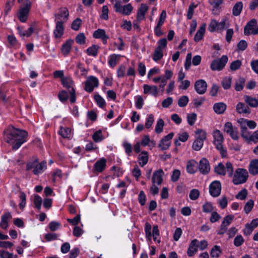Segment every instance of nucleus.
<instances>
[{
	"label": "nucleus",
	"instance_id": "55",
	"mask_svg": "<svg viewBox=\"0 0 258 258\" xmlns=\"http://www.w3.org/2000/svg\"><path fill=\"white\" fill-rule=\"evenodd\" d=\"M244 240L241 235H237L233 241L234 245L235 246L238 247L241 246L244 243Z\"/></svg>",
	"mask_w": 258,
	"mask_h": 258
},
{
	"label": "nucleus",
	"instance_id": "32",
	"mask_svg": "<svg viewBox=\"0 0 258 258\" xmlns=\"http://www.w3.org/2000/svg\"><path fill=\"white\" fill-rule=\"evenodd\" d=\"M148 154L146 151H143L138 157L139 164L141 167H144L148 162Z\"/></svg>",
	"mask_w": 258,
	"mask_h": 258
},
{
	"label": "nucleus",
	"instance_id": "54",
	"mask_svg": "<svg viewBox=\"0 0 258 258\" xmlns=\"http://www.w3.org/2000/svg\"><path fill=\"white\" fill-rule=\"evenodd\" d=\"M203 142L196 139L192 144V148L195 151H199L203 147Z\"/></svg>",
	"mask_w": 258,
	"mask_h": 258
},
{
	"label": "nucleus",
	"instance_id": "28",
	"mask_svg": "<svg viewBox=\"0 0 258 258\" xmlns=\"http://www.w3.org/2000/svg\"><path fill=\"white\" fill-rule=\"evenodd\" d=\"M206 26V25L205 24H203L200 26L194 37V41L195 42H198L203 38L205 33Z\"/></svg>",
	"mask_w": 258,
	"mask_h": 258
},
{
	"label": "nucleus",
	"instance_id": "51",
	"mask_svg": "<svg viewBox=\"0 0 258 258\" xmlns=\"http://www.w3.org/2000/svg\"><path fill=\"white\" fill-rule=\"evenodd\" d=\"M93 140L95 142H101L103 140V136L101 130L96 131L92 136Z\"/></svg>",
	"mask_w": 258,
	"mask_h": 258
},
{
	"label": "nucleus",
	"instance_id": "40",
	"mask_svg": "<svg viewBox=\"0 0 258 258\" xmlns=\"http://www.w3.org/2000/svg\"><path fill=\"white\" fill-rule=\"evenodd\" d=\"M94 99L98 106L100 108H104L106 106L105 100L99 94L94 95Z\"/></svg>",
	"mask_w": 258,
	"mask_h": 258
},
{
	"label": "nucleus",
	"instance_id": "53",
	"mask_svg": "<svg viewBox=\"0 0 258 258\" xmlns=\"http://www.w3.org/2000/svg\"><path fill=\"white\" fill-rule=\"evenodd\" d=\"M254 202L252 200L248 201L244 205V210L245 213L248 214L249 213L253 208Z\"/></svg>",
	"mask_w": 258,
	"mask_h": 258
},
{
	"label": "nucleus",
	"instance_id": "1",
	"mask_svg": "<svg viewBox=\"0 0 258 258\" xmlns=\"http://www.w3.org/2000/svg\"><path fill=\"white\" fill-rule=\"evenodd\" d=\"M28 133L24 130L9 126L4 132V140L12 145L13 150L18 149L27 140Z\"/></svg>",
	"mask_w": 258,
	"mask_h": 258
},
{
	"label": "nucleus",
	"instance_id": "48",
	"mask_svg": "<svg viewBox=\"0 0 258 258\" xmlns=\"http://www.w3.org/2000/svg\"><path fill=\"white\" fill-rule=\"evenodd\" d=\"M164 125V120L160 118L157 120V124L155 127V132L157 134H160L162 132L163 126Z\"/></svg>",
	"mask_w": 258,
	"mask_h": 258
},
{
	"label": "nucleus",
	"instance_id": "4",
	"mask_svg": "<svg viewBox=\"0 0 258 258\" xmlns=\"http://www.w3.org/2000/svg\"><path fill=\"white\" fill-rule=\"evenodd\" d=\"M114 8L116 13L124 16L131 15L134 9L131 4L129 3L123 5L120 1H115V3L114 4Z\"/></svg>",
	"mask_w": 258,
	"mask_h": 258
},
{
	"label": "nucleus",
	"instance_id": "34",
	"mask_svg": "<svg viewBox=\"0 0 258 258\" xmlns=\"http://www.w3.org/2000/svg\"><path fill=\"white\" fill-rule=\"evenodd\" d=\"M237 122L239 124H242L244 123L245 126L247 127V126L249 127L251 129H253L256 127V123L255 121L253 120H249L243 118H240L237 120Z\"/></svg>",
	"mask_w": 258,
	"mask_h": 258
},
{
	"label": "nucleus",
	"instance_id": "64",
	"mask_svg": "<svg viewBox=\"0 0 258 258\" xmlns=\"http://www.w3.org/2000/svg\"><path fill=\"white\" fill-rule=\"evenodd\" d=\"M213 210V207L210 202H207L203 205V211L205 213H210Z\"/></svg>",
	"mask_w": 258,
	"mask_h": 258
},
{
	"label": "nucleus",
	"instance_id": "31",
	"mask_svg": "<svg viewBox=\"0 0 258 258\" xmlns=\"http://www.w3.org/2000/svg\"><path fill=\"white\" fill-rule=\"evenodd\" d=\"M240 127L241 136L244 140L249 142L251 134L248 131L247 128L245 126V124H239Z\"/></svg>",
	"mask_w": 258,
	"mask_h": 258
},
{
	"label": "nucleus",
	"instance_id": "23",
	"mask_svg": "<svg viewBox=\"0 0 258 258\" xmlns=\"http://www.w3.org/2000/svg\"><path fill=\"white\" fill-rule=\"evenodd\" d=\"M144 93L145 94H150L156 97L158 94V88L156 86H150L147 84H144L143 86Z\"/></svg>",
	"mask_w": 258,
	"mask_h": 258
},
{
	"label": "nucleus",
	"instance_id": "46",
	"mask_svg": "<svg viewBox=\"0 0 258 258\" xmlns=\"http://www.w3.org/2000/svg\"><path fill=\"white\" fill-rule=\"evenodd\" d=\"M8 40L11 47L15 48L19 47V43L14 35L8 36Z\"/></svg>",
	"mask_w": 258,
	"mask_h": 258
},
{
	"label": "nucleus",
	"instance_id": "58",
	"mask_svg": "<svg viewBox=\"0 0 258 258\" xmlns=\"http://www.w3.org/2000/svg\"><path fill=\"white\" fill-rule=\"evenodd\" d=\"M197 114L195 113L188 114L187 116V120L190 125H192L197 119Z\"/></svg>",
	"mask_w": 258,
	"mask_h": 258
},
{
	"label": "nucleus",
	"instance_id": "52",
	"mask_svg": "<svg viewBox=\"0 0 258 258\" xmlns=\"http://www.w3.org/2000/svg\"><path fill=\"white\" fill-rule=\"evenodd\" d=\"M82 22L80 18H78L76 19L72 24L71 28L75 31H78L80 27Z\"/></svg>",
	"mask_w": 258,
	"mask_h": 258
},
{
	"label": "nucleus",
	"instance_id": "50",
	"mask_svg": "<svg viewBox=\"0 0 258 258\" xmlns=\"http://www.w3.org/2000/svg\"><path fill=\"white\" fill-rule=\"evenodd\" d=\"M242 64L240 60H236L231 62L230 66V69L232 71H235L239 69Z\"/></svg>",
	"mask_w": 258,
	"mask_h": 258
},
{
	"label": "nucleus",
	"instance_id": "27",
	"mask_svg": "<svg viewBox=\"0 0 258 258\" xmlns=\"http://www.w3.org/2000/svg\"><path fill=\"white\" fill-rule=\"evenodd\" d=\"M236 110L240 114H249L250 113V109L249 107L242 102L237 103Z\"/></svg>",
	"mask_w": 258,
	"mask_h": 258
},
{
	"label": "nucleus",
	"instance_id": "63",
	"mask_svg": "<svg viewBox=\"0 0 258 258\" xmlns=\"http://www.w3.org/2000/svg\"><path fill=\"white\" fill-rule=\"evenodd\" d=\"M138 201L141 206H144L145 205L146 196L144 191L142 190L140 192L138 196Z\"/></svg>",
	"mask_w": 258,
	"mask_h": 258
},
{
	"label": "nucleus",
	"instance_id": "17",
	"mask_svg": "<svg viewBox=\"0 0 258 258\" xmlns=\"http://www.w3.org/2000/svg\"><path fill=\"white\" fill-rule=\"evenodd\" d=\"M93 36L96 39H101L104 44H106L109 37L106 34L103 29H98L93 33Z\"/></svg>",
	"mask_w": 258,
	"mask_h": 258
},
{
	"label": "nucleus",
	"instance_id": "14",
	"mask_svg": "<svg viewBox=\"0 0 258 258\" xmlns=\"http://www.w3.org/2000/svg\"><path fill=\"white\" fill-rule=\"evenodd\" d=\"M257 21L255 19H253L249 21L244 28V34L245 35H249L253 34V32L256 28Z\"/></svg>",
	"mask_w": 258,
	"mask_h": 258
},
{
	"label": "nucleus",
	"instance_id": "59",
	"mask_svg": "<svg viewBox=\"0 0 258 258\" xmlns=\"http://www.w3.org/2000/svg\"><path fill=\"white\" fill-rule=\"evenodd\" d=\"M221 252L220 247L219 246L215 245L211 251V255L213 257H218Z\"/></svg>",
	"mask_w": 258,
	"mask_h": 258
},
{
	"label": "nucleus",
	"instance_id": "42",
	"mask_svg": "<svg viewBox=\"0 0 258 258\" xmlns=\"http://www.w3.org/2000/svg\"><path fill=\"white\" fill-rule=\"evenodd\" d=\"M196 161L194 160L189 161L186 165V171L190 174H193L196 172L195 168Z\"/></svg>",
	"mask_w": 258,
	"mask_h": 258
},
{
	"label": "nucleus",
	"instance_id": "9",
	"mask_svg": "<svg viewBox=\"0 0 258 258\" xmlns=\"http://www.w3.org/2000/svg\"><path fill=\"white\" fill-rule=\"evenodd\" d=\"M99 85L98 79L94 76L88 77L85 82V90L88 92L91 93L95 87H98Z\"/></svg>",
	"mask_w": 258,
	"mask_h": 258
},
{
	"label": "nucleus",
	"instance_id": "11",
	"mask_svg": "<svg viewBox=\"0 0 258 258\" xmlns=\"http://www.w3.org/2000/svg\"><path fill=\"white\" fill-rule=\"evenodd\" d=\"M173 136L174 134L173 133H170L163 138L159 143L158 147L160 148L161 150H167L170 146V141L173 137Z\"/></svg>",
	"mask_w": 258,
	"mask_h": 258
},
{
	"label": "nucleus",
	"instance_id": "12",
	"mask_svg": "<svg viewBox=\"0 0 258 258\" xmlns=\"http://www.w3.org/2000/svg\"><path fill=\"white\" fill-rule=\"evenodd\" d=\"M198 168L201 173L204 175L207 174L210 170L209 161L205 158H202L200 161Z\"/></svg>",
	"mask_w": 258,
	"mask_h": 258
},
{
	"label": "nucleus",
	"instance_id": "22",
	"mask_svg": "<svg viewBox=\"0 0 258 258\" xmlns=\"http://www.w3.org/2000/svg\"><path fill=\"white\" fill-rule=\"evenodd\" d=\"M214 144L216 146L223 144L224 138L222 133L218 130L213 132Z\"/></svg>",
	"mask_w": 258,
	"mask_h": 258
},
{
	"label": "nucleus",
	"instance_id": "21",
	"mask_svg": "<svg viewBox=\"0 0 258 258\" xmlns=\"http://www.w3.org/2000/svg\"><path fill=\"white\" fill-rule=\"evenodd\" d=\"M12 218L10 213L7 212L3 214L1 217L0 227L3 229H7L9 227V221Z\"/></svg>",
	"mask_w": 258,
	"mask_h": 258
},
{
	"label": "nucleus",
	"instance_id": "33",
	"mask_svg": "<svg viewBox=\"0 0 258 258\" xmlns=\"http://www.w3.org/2000/svg\"><path fill=\"white\" fill-rule=\"evenodd\" d=\"M61 83L64 87L67 89L71 90L73 88L74 82L71 77H64L61 79Z\"/></svg>",
	"mask_w": 258,
	"mask_h": 258
},
{
	"label": "nucleus",
	"instance_id": "41",
	"mask_svg": "<svg viewBox=\"0 0 258 258\" xmlns=\"http://www.w3.org/2000/svg\"><path fill=\"white\" fill-rule=\"evenodd\" d=\"M245 81V80L244 78L239 77L238 80L235 82V89L237 91H241L243 88Z\"/></svg>",
	"mask_w": 258,
	"mask_h": 258
},
{
	"label": "nucleus",
	"instance_id": "16",
	"mask_svg": "<svg viewBox=\"0 0 258 258\" xmlns=\"http://www.w3.org/2000/svg\"><path fill=\"white\" fill-rule=\"evenodd\" d=\"M207 88V84L204 80H199L196 82L195 88L197 92L199 94H204Z\"/></svg>",
	"mask_w": 258,
	"mask_h": 258
},
{
	"label": "nucleus",
	"instance_id": "38",
	"mask_svg": "<svg viewBox=\"0 0 258 258\" xmlns=\"http://www.w3.org/2000/svg\"><path fill=\"white\" fill-rule=\"evenodd\" d=\"M163 57V50L158 48H156L152 56L153 59L156 61L158 62L159 60H160Z\"/></svg>",
	"mask_w": 258,
	"mask_h": 258
},
{
	"label": "nucleus",
	"instance_id": "43",
	"mask_svg": "<svg viewBox=\"0 0 258 258\" xmlns=\"http://www.w3.org/2000/svg\"><path fill=\"white\" fill-rule=\"evenodd\" d=\"M232 78L230 77H226L222 80V85L224 89H229L231 85Z\"/></svg>",
	"mask_w": 258,
	"mask_h": 258
},
{
	"label": "nucleus",
	"instance_id": "35",
	"mask_svg": "<svg viewBox=\"0 0 258 258\" xmlns=\"http://www.w3.org/2000/svg\"><path fill=\"white\" fill-rule=\"evenodd\" d=\"M58 133L63 138L70 139L72 137L71 130L69 127L60 126Z\"/></svg>",
	"mask_w": 258,
	"mask_h": 258
},
{
	"label": "nucleus",
	"instance_id": "7",
	"mask_svg": "<svg viewBox=\"0 0 258 258\" xmlns=\"http://www.w3.org/2000/svg\"><path fill=\"white\" fill-rule=\"evenodd\" d=\"M31 5V3L29 1H27L26 2L24 7L19 9L17 17L21 22L24 23L26 22L30 10Z\"/></svg>",
	"mask_w": 258,
	"mask_h": 258
},
{
	"label": "nucleus",
	"instance_id": "44",
	"mask_svg": "<svg viewBox=\"0 0 258 258\" xmlns=\"http://www.w3.org/2000/svg\"><path fill=\"white\" fill-rule=\"evenodd\" d=\"M196 139L204 142L206 139V133L202 130H198L196 132Z\"/></svg>",
	"mask_w": 258,
	"mask_h": 258
},
{
	"label": "nucleus",
	"instance_id": "61",
	"mask_svg": "<svg viewBox=\"0 0 258 258\" xmlns=\"http://www.w3.org/2000/svg\"><path fill=\"white\" fill-rule=\"evenodd\" d=\"M108 8L107 6L104 5L102 7V14L100 16L101 18L105 20L108 19Z\"/></svg>",
	"mask_w": 258,
	"mask_h": 258
},
{
	"label": "nucleus",
	"instance_id": "60",
	"mask_svg": "<svg viewBox=\"0 0 258 258\" xmlns=\"http://www.w3.org/2000/svg\"><path fill=\"white\" fill-rule=\"evenodd\" d=\"M60 226L61 224L56 221H51L48 225L50 230L52 231H56L60 227Z\"/></svg>",
	"mask_w": 258,
	"mask_h": 258
},
{
	"label": "nucleus",
	"instance_id": "5",
	"mask_svg": "<svg viewBox=\"0 0 258 258\" xmlns=\"http://www.w3.org/2000/svg\"><path fill=\"white\" fill-rule=\"evenodd\" d=\"M215 172L218 175L224 176L226 172H228L229 177H232L233 173V168L230 162L226 163V167L221 163H219L214 168Z\"/></svg>",
	"mask_w": 258,
	"mask_h": 258
},
{
	"label": "nucleus",
	"instance_id": "30",
	"mask_svg": "<svg viewBox=\"0 0 258 258\" xmlns=\"http://www.w3.org/2000/svg\"><path fill=\"white\" fill-rule=\"evenodd\" d=\"M121 55L120 54H112L109 56L108 63L111 68H114L119 60Z\"/></svg>",
	"mask_w": 258,
	"mask_h": 258
},
{
	"label": "nucleus",
	"instance_id": "18",
	"mask_svg": "<svg viewBox=\"0 0 258 258\" xmlns=\"http://www.w3.org/2000/svg\"><path fill=\"white\" fill-rule=\"evenodd\" d=\"M55 23V27L53 30V34L56 39L60 38L64 34V27L62 23Z\"/></svg>",
	"mask_w": 258,
	"mask_h": 258
},
{
	"label": "nucleus",
	"instance_id": "45",
	"mask_svg": "<svg viewBox=\"0 0 258 258\" xmlns=\"http://www.w3.org/2000/svg\"><path fill=\"white\" fill-rule=\"evenodd\" d=\"M233 219V215H228L224 218L221 225L227 228V227L232 223Z\"/></svg>",
	"mask_w": 258,
	"mask_h": 258
},
{
	"label": "nucleus",
	"instance_id": "25",
	"mask_svg": "<svg viewBox=\"0 0 258 258\" xmlns=\"http://www.w3.org/2000/svg\"><path fill=\"white\" fill-rule=\"evenodd\" d=\"M73 42V39H68L62 45L61 50L64 56L68 55L70 52Z\"/></svg>",
	"mask_w": 258,
	"mask_h": 258
},
{
	"label": "nucleus",
	"instance_id": "62",
	"mask_svg": "<svg viewBox=\"0 0 258 258\" xmlns=\"http://www.w3.org/2000/svg\"><path fill=\"white\" fill-rule=\"evenodd\" d=\"M59 100L62 102H66L68 99V94L67 91L62 90L58 95Z\"/></svg>",
	"mask_w": 258,
	"mask_h": 258
},
{
	"label": "nucleus",
	"instance_id": "24",
	"mask_svg": "<svg viewBox=\"0 0 258 258\" xmlns=\"http://www.w3.org/2000/svg\"><path fill=\"white\" fill-rule=\"evenodd\" d=\"M199 241L195 239L192 240L187 250V255L189 256H193L198 251Z\"/></svg>",
	"mask_w": 258,
	"mask_h": 258
},
{
	"label": "nucleus",
	"instance_id": "26",
	"mask_svg": "<svg viewBox=\"0 0 258 258\" xmlns=\"http://www.w3.org/2000/svg\"><path fill=\"white\" fill-rule=\"evenodd\" d=\"M226 108V104L223 102L216 103L213 105V109L217 114H223Z\"/></svg>",
	"mask_w": 258,
	"mask_h": 258
},
{
	"label": "nucleus",
	"instance_id": "57",
	"mask_svg": "<svg viewBox=\"0 0 258 258\" xmlns=\"http://www.w3.org/2000/svg\"><path fill=\"white\" fill-rule=\"evenodd\" d=\"M200 196V191L198 189H192L190 190L189 195V198L191 200H196Z\"/></svg>",
	"mask_w": 258,
	"mask_h": 258
},
{
	"label": "nucleus",
	"instance_id": "6",
	"mask_svg": "<svg viewBox=\"0 0 258 258\" xmlns=\"http://www.w3.org/2000/svg\"><path fill=\"white\" fill-rule=\"evenodd\" d=\"M228 60V56L223 55L220 59H214L211 63L210 68L213 71H220L224 69Z\"/></svg>",
	"mask_w": 258,
	"mask_h": 258
},
{
	"label": "nucleus",
	"instance_id": "15",
	"mask_svg": "<svg viewBox=\"0 0 258 258\" xmlns=\"http://www.w3.org/2000/svg\"><path fill=\"white\" fill-rule=\"evenodd\" d=\"M258 226V218L254 219L251 221L250 223L245 224V228L243 229V233L245 235H249L252 232L253 229Z\"/></svg>",
	"mask_w": 258,
	"mask_h": 258
},
{
	"label": "nucleus",
	"instance_id": "10",
	"mask_svg": "<svg viewBox=\"0 0 258 258\" xmlns=\"http://www.w3.org/2000/svg\"><path fill=\"white\" fill-rule=\"evenodd\" d=\"M221 191V184L218 180L213 181L209 185V193L213 197H218Z\"/></svg>",
	"mask_w": 258,
	"mask_h": 258
},
{
	"label": "nucleus",
	"instance_id": "47",
	"mask_svg": "<svg viewBox=\"0 0 258 258\" xmlns=\"http://www.w3.org/2000/svg\"><path fill=\"white\" fill-rule=\"evenodd\" d=\"M122 147L124 149L126 154L127 156H131L133 151V147L131 144L125 141L122 143Z\"/></svg>",
	"mask_w": 258,
	"mask_h": 258
},
{
	"label": "nucleus",
	"instance_id": "39",
	"mask_svg": "<svg viewBox=\"0 0 258 258\" xmlns=\"http://www.w3.org/2000/svg\"><path fill=\"white\" fill-rule=\"evenodd\" d=\"M99 47L96 45H93L88 47L86 51L88 55L95 57L97 55Z\"/></svg>",
	"mask_w": 258,
	"mask_h": 258
},
{
	"label": "nucleus",
	"instance_id": "36",
	"mask_svg": "<svg viewBox=\"0 0 258 258\" xmlns=\"http://www.w3.org/2000/svg\"><path fill=\"white\" fill-rule=\"evenodd\" d=\"M244 100L245 103L248 104L251 107H256L258 105V101L257 99L249 96H244Z\"/></svg>",
	"mask_w": 258,
	"mask_h": 258
},
{
	"label": "nucleus",
	"instance_id": "29",
	"mask_svg": "<svg viewBox=\"0 0 258 258\" xmlns=\"http://www.w3.org/2000/svg\"><path fill=\"white\" fill-rule=\"evenodd\" d=\"M249 172L253 175L258 174V159H253L250 161Z\"/></svg>",
	"mask_w": 258,
	"mask_h": 258
},
{
	"label": "nucleus",
	"instance_id": "20",
	"mask_svg": "<svg viewBox=\"0 0 258 258\" xmlns=\"http://www.w3.org/2000/svg\"><path fill=\"white\" fill-rule=\"evenodd\" d=\"M106 162V160L104 158L98 160L94 165V172L98 173L102 172L105 169Z\"/></svg>",
	"mask_w": 258,
	"mask_h": 258
},
{
	"label": "nucleus",
	"instance_id": "13",
	"mask_svg": "<svg viewBox=\"0 0 258 258\" xmlns=\"http://www.w3.org/2000/svg\"><path fill=\"white\" fill-rule=\"evenodd\" d=\"M164 175V172L162 169H159L155 171L152 178V183L157 184V185L161 184Z\"/></svg>",
	"mask_w": 258,
	"mask_h": 258
},
{
	"label": "nucleus",
	"instance_id": "2",
	"mask_svg": "<svg viewBox=\"0 0 258 258\" xmlns=\"http://www.w3.org/2000/svg\"><path fill=\"white\" fill-rule=\"evenodd\" d=\"M47 168V163L46 161L41 162H39V159L35 157L29 161L26 165V170H32L33 173L35 175L42 174Z\"/></svg>",
	"mask_w": 258,
	"mask_h": 258
},
{
	"label": "nucleus",
	"instance_id": "8",
	"mask_svg": "<svg viewBox=\"0 0 258 258\" xmlns=\"http://www.w3.org/2000/svg\"><path fill=\"white\" fill-rule=\"evenodd\" d=\"M69 11L66 7L60 8L57 13L54 14V22L64 23L67 21L69 17Z\"/></svg>",
	"mask_w": 258,
	"mask_h": 258
},
{
	"label": "nucleus",
	"instance_id": "49",
	"mask_svg": "<svg viewBox=\"0 0 258 258\" xmlns=\"http://www.w3.org/2000/svg\"><path fill=\"white\" fill-rule=\"evenodd\" d=\"M188 101L189 99L187 96H182L178 99V105L180 107H184L187 105Z\"/></svg>",
	"mask_w": 258,
	"mask_h": 258
},
{
	"label": "nucleus",
	"instance_id": "3",
	"mask_svg": "<svg viewBox=\"0 0 258 258\" xmlns=\"http://www.w3.org/2000/svg\"><path fill=\"white\" fill-rule=\"evenodd\" d=\"M248 177L247 171L243 168H237L233 177V183L235 185H238L245 183Z\"/></svg>",
	"mask_w": 258,
	"mask_h": 258
},
{
	"label": "nucleus",
	"instance_id": "37",
	"mask_svg": "<svg viewBox=\"0 0 258 258\" xmlns=\"http://www.w3.org/2000/svg\"><path fill=\"white\" fill-rule=\"evenodd\" d=\"M243 4L241 2L236 3L233 6L232 10V14L234 16H239L242 10Z\"/></svg>",
	"mask_w": 258,
	"mask_h": 258
},
{
	"label": "nucleus",
	"instance_id": "19",
	"mask_svg": "<svg viewBox=\"0 0 258 258\" xmlns=\"http://www.w3.org/2000/svg\"><path fill=\"white\" fill-rule=\"evenodd\" d=\"M149 10V7L145 4H141L137 15V20L141 21L145 19V15Z\"/></svg>",
	"mask_w": 258,
	"mask_h": 258
},
{
	"label": "nucleus",
	"instance_id": "56",
	"mask_svg": "<svg viewBox=\"0 0 258 258\" xmlns=\"http://www.w3.org/2000/svg\"><path fill=\"white\" fill-rule=\"evenodd\" d=\"M42 201V200L40 196L37 195L34 196L33 202L35 207L39 210L41 209Z\"/></svg>",
	"mask_w": 258,
	"mask_h": 258
}]
</instances>
